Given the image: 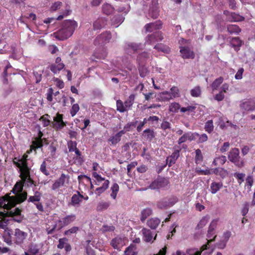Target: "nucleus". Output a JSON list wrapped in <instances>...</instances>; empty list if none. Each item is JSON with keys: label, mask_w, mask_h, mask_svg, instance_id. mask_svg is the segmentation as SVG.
<instances>
[{"label": "nucleus", "mask_w": 255, "mask_h": 255, "mask_svg": "<svg viewBox=\"0 0 255 255\" xmlns=\"http://www.w3.org/2000/svg\"><path fill=\"white\" fill-rule=\"evenodd\" d=\"M27 236L26 232L18 228L9 229L6 231L3 235L4 241L8 245L13 244L21 245L24 243Z\"/></svg>", "instance_id": "nucleus-1"}, {"label": "nucleus", "mask_w": 255, "mask_h": 255, "mask_svg": "<svg viewBox=\"0 0 255 255\" xmlns=\"http://www.w3.org/2000/svg\"><path fill=\"white\" fill-rule=\"evenodd\" d=\"M77 26V23L75 20H65L61 28L55 33L56 38L62 40L67 39L72 35Z\"/></svg>", "instance_id": "nucleus-2"}, {"label": "nucleus", "mask_w": 255, "mask_h": 255, "mask_svg": "<svg viewBox=\"0 0 255 255\" xmlns=\"http://www.w3.org/2000/svg\"><path fill=\"white\" fill-rule=\"evenodd\" d=\"M76 219L75 214L68 215L63 218L61 220H57L56 223L52 226L46 228V230L47 234H52L55 230H60L64 227L67 226L74 222Z\"/></svg>", "instance_id": "nucleus-3"}, {"label": "nucleus", "mask_w": 255, "mask_h": 255, "mask_svg": "<svg viewBox=\"0 0 255 255\" xmlns=\"http://www.w3.org/2000/svg\"><path fill=\"white\" fill-rule=\"evenodd\" d=\"M92 176L95 178L93 181L94 184L99 186L96 189L95 193L98 196H100L108 188L110 181L109 180L102 177L96 172L92 173Z\"/></svg>", "instance_id": "nucleus-4"}, {"label": "nucleus", "mask_w": 255, "mask_h": 255, "mask_svg": "<svg viewBox=\"0 0 255 255\" xmlns=\"http://www.w3.org/2000/svg\"><path fill=\"white\" fill-rule=\"evenodd\" d=\"M23 184L22 181L16 182L11 190L14 196H11V197H15L16 198V201L14 202L16 205L23 202L27 198V192L26 191H22Z\"/></svg>", "instance_id": "nucleus-5"}, {"label": "nucleus", "mask_w": 255, "mask_h": 255, "mask_svg": "<svg viewBox=\"0 0 255 255\" xmlns=\"http://www.w3.org/2000/svg\"><path fill=\"white\" fill-rule=\"evenodd\" d=\"M21 210L18 208H15L13 210H10L5 212H0V229H5L7 227V222L5 217L20 216L21 215Z\"/></svg>", "instance_id": "nucleus-6"}, {"label": "nucleus", "mask_w": 255, "mask_h": 255, "mask_svg": "<svg viewBox=\"0 0 255 255\" xmlns=\"http://www.w3.org/2000/svg\"><path fill=\"white\" fill-rule=\"evenodd\" d=\"M10 193L6 194L3 196L0 197V207H3V209L10 210L15 206L16 198L15 197H10Z\"/></svg>", "instance_id": "nucleus-7"}, {"label": "nucleus", "mask_w": 255, "mask_h": 255, "mask_svg": "<svg viewBox=\"0 0 255 255\" xmlns=\"http://www.w3.org/2000/svg\"><path fill=\"white\" fill-rule=\"evenodd\" d=\"M228 158L238 167L241 168L244 166V161L241 159L239 150L237 148L231 150L228 155Z\"/></svg>", "instance_id": "nucleus-8"}, {"label": "nucleus", "mask_w": 255, "mask_h": 255, "mask_svg": "<svg viewBox=\"0 0 255 255\" xmlns=\"http://www.w3.org/2000/svg\"><path fill=\"white\" fill-rule=\"evenodd\" d=\"M112 34L109 31H106L98 35L94 40V43L97 46H104L110 42Z\"/></svg>", "instance_id": "nucleus-9"}, {"label": "nucleus", "mask_w": 255, "mask_h": 255, "mask_svg": "<svg viewBox=\"0 0 255 255\" xmlns=\"http://www.w3.org/2000/svg\"><path fill=\"white\" fill-rule=\"evenodd\" d=\"M63 115L57 113L53 118V122H52L53 128L56 131L61 130L66 126V123L63 121Z\"/></svg>", "instance_id": "nucleus-10"}, {"label": "nucleus", "mask_w": 255, "mask_h": 255, "mask_svg": "<svg viewBox=\"0 0 255 255\" xmlns=\"http://www.w3.org/2000/svg\"><path fill=\"white\" fill-rule=\"evenodd\" d=\"M65 67L64 64L62 62V59L60 57L56 58L55 62L48 66V68L54 74L58 73Z\"/></svg>", "instance_id": "nucleus-11"}, {"label": "nucleus", "mask_w": 255, "mask_h": 255, "mask_svg": "<svg viewBox=\"0 0 255 255\" xmlns=\"http://www.w3.org/2000/svg\"><path fill=\"white\" fill-rule=\"evenodd\" d=\"M159 15L158 0H152L149 9V15L153 19L158 18Z\"/></svg>", "instance_id": "nucleus-12"}, {"label": "nucleus", "mask_w": 255, "mask_h": 255, "mask_svg": "<svg viewBox=\"0 0 255 255\" xmlns=\"http://www.w3.org/2000/svg\"><path fill=\"white\" fill-rule=\"evenodd\" d=\"M180 52L181 54V56L183 59H194L195 54L193 51L191 50L187 47H180Z\"/></svg>", "instance_id": "nucleus-13"}, {"label": "nucleus", "mask_w": 255, "mask_h": 255, "mask_svg": "<svg viewBox=\"0 0 255 255\" xmlns=\"http://www.w3.org/2000/svg\"><path fill=\"white\" fill-rule=\"evenodd\" d=\"M57 248L59 249L64 248L66 252H70L72 249L71 245L68 243V239L66 237L59 239Z\"/></svg>", "instance_id": "nucleus-14"}, {"label": "nucleus", "mask_w": 255, "mask_h": 255, "mask_svg": "<svg viewBox=\"0 0 255 255\" xmlns=\"http://www.w3.org/2000/svg\"><path fill=\"white\" fill-rule=\"evenodd\" d=\"M67 177L66 175L62 173L60 177L56 180L52 186V189L55 190L64 185Z\"/></svg>", "instance_id": "nucleus-15"}, {"label": "nucleus", "mask_w": 255, "mask_h": 255, "mask_svg": "<svg viewBox=\"0 0 255 255\" xmlns=\"http://www.w3.org/2000/svg\"><path fill=\"white\" fill-rule=\"evenodd\" d=\"M240 108L245 111H253L255 109V101H246L240 105Z\"/></svg>", "instance_id": "nucleus-16"}, {"label": "nucleus", "mask_w": 255, "mask_h": 255, "mask_svg": "<svg viewBox=\"0 0 255 255\" xmlns=\"http://www.w3.org/2000/svg\"><path fill=\"white\" fill-rule=\"evenodd\" d=\"M29 169H27L26 172L23 170L22 173H20V177L23 183L27 182L30 184H34L33 180L30 178Z\"/></svg>", "instance_id": "nucleus-17"}, {"label": "nucleus", "mask_w": 255, "mask_h": 255, "mask_svg": "<svg viewBox=\"0 0 255 255\" xmlns=\"http://www.w3.org/2000/svg\"><path fill=\"white\" fill-rule=\"evenodd\" d=\"M107 24V21L104 18H99L93 23V29L99 30L104 27Z\"/></svg>", "instance_id": "nucleus-18"}, {"label": "nucleus", "mask_w": 255, "mask_h": 255, "mask_svg": "<svg viewBox=\"0 0 255 255\" xmlns=\"http://www.w3.org/2000/svg\"><path fill=\"white\" fill-rule=\"evenodd\" d=\"M178 201L177 197L172 196L168 199H165L162 202V205L163 207L166 208L173 206Z\"/></svg>", "instance_id": "nucleus-19"}, {"label": "nucleus", "mask_w": 255, "mask_h": 255, "mask_svg": "<svg viewBox=\"0 0 255 255\" xmlns=\"http://www.w3.org/2000/svg\"><path fill=\"white\" fill-rule=\"evenodd\" d=\"M141 232L143 236V240L145 242H150L152 241L153 234L150 230L143 228L142 229Z\"/></svg>", "instance_id": "nucleus-20"}, {"label": "nucleus", "mask_w": 255, "mask_h": 255, "mask_svg": "<svg viewBox=\"0 0 255 255\" xmlns=\"http://www.w3.org/2000/svg\"><path fill=\"white\" fill-rule=\"evenodd\" d=\"M139 49V45L135 43H130L126 46V50L128 54H130L137 52Z\"/></svg>", "instance_id": "nucleus-21"}, {"label": "nucleus", "mask_w": 255, "mask_h": 255, "mask_svg": "<svg viewBox=\"0 0 255 255\" xmlns=\"http://www.w3.org/2000/svg\"><path fill=\"white\" fill-rule=\"evenodd\" d=\"M152 213V211L150 208H146L141 211L140 221L143 223L145 220L149 217Z\"/></svg>", "instance_id": "nucleus-22"}, {"label": "nucleus", "mask_w": 255, "mask_h": 255, "mask_svg": "<svg viewBox=\"0 0 255 255\" xmlns=\"http://www.w3.org/2000/svg\"><path fill=\"white\" fill-rule=\"evenodd\" d=\"M228 21H241L244 20V17L235 12H231L227 18Z\"/></svg>", "instance_id": "nucleus-23"}, {"label": "nucleus", "mask_w": 255, "mask_h": 255, "mask_svg": "<svg viewBox=\"0 0 255 255\" xmlns=\"http://www.w3.org/2000/svg\"><path fill=\"white\" fill-rule=\"evenodd\" d=\"M179 156V151L178 150L175 151L170 156L166 159L167 163L169 166L175 163L176 160Z\"/></svg>", "instance_id": "nucleus-24"}, {"label": "nucleus", "mask_w": 255, "mask_h": 255, "mask_svg": "<svg viewBox=\"0 0 255 255\" xmlns=\"http://www.w3.org/2000/svg\"><path fill=\"white\" fill-rule=\"evenodd\" d=\"M80 231V228L76 226H73L70 229L66 230L64 232V235L67 237H70L73 235H76Z\"/></svg>", "instance_id": "nucleus-25"}, {"label": "nucleus", "mask_w": 255, "mask_h": 255, "mask_svg": "<svg viewBox=\"0 0 255 255\" xmlns=\"http://www.w3.org/2000/svg\"><path fill=\"white\" fill-rule=\"evenodd\" d=\"M135 99V95L131 94L128 98L125 101L124 105L127 111L130 110L132 106Z\"/></svg>", "instance_id": "nucleus-26"}, {"label": "nucleus", "mask_w": 255, "mask_h": 255, "mask_svg": "<svg viewBox=\"0 0 255 255\" xmlns=\"http://www.w3.org/2000/svg\"><path fill=\"white\" fill-rule=\"evenodd\" d=\"M123 240L121 238L117 237L111 241V245L115 249L119 250L122 246Z\"/></svg>", "instance_id": "nucleus-27"}, {"label": "nucleus", "mask_w": 255, "mask_h": 255, "mask_svg": "<svg viewBox=\"0 0 255 255\" xmlns=\"http://www.w3.org/2000/svg\"><path fill=\"white\" fill-rule=\"evenodd\" d=\"M227 31L231 34H239L241 31V28L237 25L229 24L227 26Z\"/></svg>", "instance_id": "nucleus-28"}, {"label": "nucleus", "mask_w": 255, "mask_h": 255, "mask_svg": "<svg viewBox=\"0 0 255 255\" xmlns=\"http://www.w3.org/2000/svg\"><path fill=\"white\" fill-rule=\"evenodd\" d=\"M77 192V195L74 194L71 198V204L74 206L79 205L80 202L82 201V198L84 197L78 191Z\"/></svg>", "instance_id": "nucleus-29"}, {"label": "nucleus", "mask_w": 255, "mask_h": 255, "mask_svg": "<svg viewBox=\"0 0 255 255\" xmlns=\"http://www.w3.org/2000/svg\"><path fill=\"white\" fill-rule=\"evenodd\" d=\"M102 11L105 14L110 15L113 13L114 8L109 3H105L102 6Z\"/></svg>", "instance_id": "nucleus-30"}, {"label": "nucleus", "mask_w": 255, "mask_h": 255, "mask_svg": "<svg viewBox=\"0 0 255 255\" xmlns=\"http://www.w3.org/2000/svg\"><path fill=\"white\" fill-rule=\"evenodd\" d=\"M223 187V183L222 182H214L211 183L210 189L211 192L212 194L217 193Z\"/></svg>", "instance_id": "nucleus-31"}, {"label": "nucleus", "mask_w": 255, "mask_h": 255, "mask_svg": "<svg viewBox=\"0 0 255 255\" xmlns=\"http://www.w3.org/2000/svg\"><path fill=\"white\" fill-rule=\"evenodd\" d=\"M27 157L28 155L26 154H24L21 158L18 159V161L21 162L20 164L22 165V170H24L25 172H26L27 169H29L28 167Z\"/></svg>", "instance_id": "nucleus-32"}, {"label": "nucleus", "mask_w": 255, "mask_h": 255, "mask_svg": "<svg viewBox=\"0 0 255 255\" xmlns=\"http://www.w3.org/2000/svg\"><path fill=\"white\" fill-rule=\"evenodd\" d=\"M138 71L139 75L141 77H144L149 73L147 68L142 63H138Z\"/></svg>", "instance_id": "nucleus-33"}, {"label": "nucleus", "mask_w": 255, "mask_h": 255, "mask_svg": "<svg viewBox=\"0 0 255 255\" xmlns=\"http://www.w3.org/2000/svg\"><path fill=\"white\" fill-rule=\"evenodd\" d=\"M209 219L210 217L209 215L203 217L197 224L196 229H200L203 228L209 222Z\"/></svg>", "instance_id": "nucleus-34"}, {"label": "nucleus", "mask_w": 255, "mask_h": 255, "mask_svg": "<svg viewBox=\"0 0 255 255\" xmlns=\"http://www.w3.org/2000/svg\"><path fill=\"white\" fill-rule=\"evenodd\" d=\"M41 199V194L40 193L36 191L35 193V194L34 196H30L28 198L27 201L28 202H32L34 204L35 203H36V202H39Z\"/></svg>", "instance_id": "nucleus-35"}, {"label": "nucleus", "mask_w": 255, "mask_h": 255, "mask_svg": "<svg viewBox=\"0 0 255 255\" xmlns=\"http://www.w3.org/2000/svg\"><path fill=\"white\" fill-rule=\"evenodd\" d=\"M136 247L133 245H130L129 247L126 248L124 255H137V253L135 251Z\"/></svg>", "instance_id": "nucleus-36"}, {"label": "nucleus", "mask_w": 255, "mask_h": 255, "mask_svg": "<svg viewBox=\"0 0 255 255\" xmlns=\"http://www.w3.org/2000/svg\"><path fill=\"white\" fill-rule=\"evenodd\" d=\"M111 190L112 193L111 194V197L114 199H116L117 197V194L119 191V186L117 183H114L112 185L111 187Z\"/></svg>", "instance_id": "nucleus-37"}, {"label": "nucleus", "mask_w": 255, "mask_h": 255, "mask_svg": "<svg viewBox=\"0 0 255 255\" xmlns=\"http://www.w3.org/2000/svg\"><path fill=\"white\" fill-rule=\"evenodd\" d=\"M159 224V220L158 219L151 218L147 222V226L151 229H154L157 227Z\"/></svg>", "instance_id": "nucleus-38"}, {"label": "nucleus", "mask_w": 255, "mask_h": 255, "mask_svg": "<svg viewBox=\"0 0 255 255\" xmlns=\"http://www.w3.org/2000/svg\"><path fill=\"white\" fill-rule=\"evenodd\" d=\"M117 110L120 113H124L127 111L124 103L121 100H118L116 101Z\"/></svg>", "instance_id": "nucleus-39"}, {"label": "nucleus", "mask_w": 255, "mask_h": 255, "mask_svg": "<svg viewBox=\"0 0 255 255\" xmlns=\"http://www.w3.org/2000/svg\"><path fill=\"white\" fill-rule=\"evenodd\" d=\"M149 57V54L146 52H143L138 54L137 57V60L138 63H142Z\"/></svg>", "instance_id": "nucleus-40"}, {"label": "nucleus", "mask_w": 255, "mask_h": 255, "mask_svg": "<svg viewBox=\"0 0 255 255\" xmlns=\"http://www.w3.org/2000/svg\"><path fill=\"white\" fill-rule=\"evenodd\" d=\"M122 137L118 133L115 135L111 136L109 139L108 141L111 142L112 144L116 145L121 140Z\"/></svg>", "instance_id": "nucleus-41"}, {"label": "nucleus", "mask_w": 255, "mask_h": 255, "mask_svg": "<svg viewBox=\"0 0 255 255\" xmlns=\"http://www.w3.org/2000/svg\"><path fill=\"white\" fill-rule=\"evenodd\" d=\"M110 206V203L108 202H100L97 206V210L98 211H102L107 209Z\"/></svg>", "instance_id": "nucleus-42"}, {"label": "nucleus", "mask_w": 255, "mask_h": 255, "mask_svg": "<svg viewBox=\"0 0 255 255\" xmlns=\"http://www.w3.org/2000/svg\"><path fill=\"white\" fill-rule=\"evenodd\" d=\"M74 151L77 155V157L75 158V162L78 164H81L84 162L83 157L82 156L81 152L78 148L74 150Z\"/></svg>", "instance_id": "nucleus-43"}, {"label": "nucleus", "mask_w": 255, "mask_h": 255, "mask_svg": "<svg viewBox=\"0 0 255 255\" xmlns=\"http://www.w3.org/2000/svg\"><path fill=\"white\" fill-rule=\"evenodd\" d=\"M223 78L220 77L217 79H216L211 84V87L212 88L213 91L217 90L219 86L223 82Z\"/></svg>", "instance_id": "nucleus-44"}, {"label": "nucleus", "mask_w": 255, "mask_h": 255, "mask_svg": "<svg viewBox=\"0 0 255 255\" xmlns=\"http://www.w3.org/2000/svg\"><path fill=\"white\" fill-rule=\"evenodd\" d=\"M83 179H86L87 181V182H89L90 183V189H94V183L93 181L92 182L91 181V179L90 177L85 175H79L78 177V180L79 182H81L82 181V180Z\"/></svg>", "instance_id": "nucleus-45"}, {"label": "nucleus", "mask_w": 255, "mask_h": 255, "mask_svg": "<svg viewBox=\"0 0 255 255\" xmlns=\"http://www.w3.org/2000/svg\"><path fill=\"white\" fill-rule=\"evenodd\" d=\"M161 128L164 130L162 134L165 135L170 130V124L167 122H163L161 125Z\"/></svg>", "instance_id": "nucleus-46"}, {"label": "nucleus", "mask_w": 255, "mask_h": 255, "mask_svg": "<svg viewBox=\"0 0 255 255\" xmlns=\"http://www.w3.org/2000/svg\"><path fill=\"white\" fill-rule=\"evenodd\" d=\"M230 42L233 47H240L243 43V42L239 37L232 38Z\"/></svg>", "instance_id": "nucleus-47"}, {"label": "nucleus", "mask_w": 255, "mask_h": 255, "mask_svg": "<svg viewBox=\"0 0 255 255\" xmlns=\"http://www.w3.org/2000/svg\"><path fill=\"white\" fill-rule=\"evenodd\" d=\"M172 99L171 94L167 91L160 93V101H168Z\"/></svg>", "instance_id": "nucleus-48"}, {"label": "nucleus", "mask_w": 255, "mask_h": 255, "mask_svg": "<svg viewBox=\"0 0 255 255\" xmlns=\"http://www.w3.org/2000/svg\"><path fill=\"white\" fill-rule=\"evenodd\" d=\"M170 187L168 179L165 178H160V188L168 189Z\"/></svg>", "instance_id": "nucleus-49"}, {"label": "nucleus", "mask_w": 255, "mask_h": 255, "mask_svg": "<svg viewBox=\"0 0 255 255\" xmlns=\"http://www.w3.org/2000/svg\"><path fill=\"white\" fill-rule=\"evenodd\" d=\"M214 129L213 122L212 120H209L205 125V129L209 133L211 132Z\"/></svg>", "instance_id": "nucleus-50"}, {"label": "nucleus", "mask_w": 255, "mask_h": 255, "mask_svg": "<svg viewBox=\"0 0 255 255\" xmlns=\"http://www.w3.org/2000/svg\"><path fill=\"white\" fill-rule=\"evenodd\" d=\"M191 95L193 97H198L201 93V88L199 86H196L191 90Z\"/></svg>", "instance_id": "nucleus-51"}, {"label": "nucleus", "mask_w": 255, "mask_h": 255, "mask_svg": "<svg viewBox=\"0 0 255 255\" xmlns=\"http://www.w3.org/2000/svg\"><path fill=\"white\" fill-rule=\"evenodd\" d=\"M77 143L76 141L70 140L67 142L68 148L69 152L74 151L76 149Z\"/></svg>", "instance_id": "nucleus-52"}, {"label": "nucleus", "mask_w": 255, "mask_h": 255, "mask_svg": "<svg viewBox=\"0 0 255 255\" xmlns=\"http://www.w3.org/2000/svg\"><path fill=\"white\" fill-rule=\"evenodd\" d=\"M143 132L144 136L149 140H151L154 136L153 131L149 129L144 130Z\"/></svg>", "instance_id": "nucleus-53"}, {"label": "nucleus", "mask_w": 255, "mask_h": 255, "mask_svg": "<svg viewBox=\"0 0 255 255\" xmlns=\"http://www.w3.org/2000/svg\"><path fill=\"white\" fill-rule=\"evenodd\" d=\"M159 188V178L158 177L153 181L149 186V188L151 189H158Z\"/></svg>", "instance_id": "nucleus-54"}, {"label": "nucleus", "mask_w": 255, "mask_h": 255, "mask_svg": "<svg viewBox=\"0 0 255 255\" xmlns=\"http://www.w3.org/2000/svg\"><path fill=\"white\" fill-rule=\"evenodd\" d=\"M180 108V105L177 103L174 102L170 104V105L169 106V110L170 112L173 113H176L178 112Z\"/></svg>", "instance_id": "nucleus-55"}, {"label": "nucleus", "mask_w": 255, "mask_h": 255, "mask_svg": "<svg viewBox=\"0 0 255 255\" xmlns=\"http://www.w3.org/2000/svg\"><path fill=\"white\" fill-rule=\"evenodd\" d=\"M234 176L238 179V182L240 185L244 181L245 174L236 172L234 174Z\"/></svg>", "instance_id": "nucleus-56"}, {"label": "nucleus", "mask_w": 255, "mask_h": 255, "mask_svg": "<svg viewBox=\"0 0 255 255\" xmlns=\"http://www.w3.org/2000/svg\"><path fill=\"white\" fill-rule=\"evenodd\" d=\"M80 110L79 106L78 104H74L70 110V114L72 117L75 116Z\"/></svg>", "instance_id": "nucleus-57"}, {"label": "nucleus", "mask_w": 255, "mask_h": 255, "mask_svg": "<svg viewBox=\"0 0 255 255\" xmlns=\"http://www.w3.org/2000/svg\"><path fill=\"white\" fill-rule=\"evenodd\" d=\"M47 163L45 161H43L40 165V170L44 175L47 176L49 175V171L46 169Z\"/></svg>", "instance_id": "nucleus-58"}, {"label": "nucleus", "mask_w": 255, "mask_h": 255, "mask_svg": "<svg viewBox=\"0 0 255 255\" xmlns=\"http://www.w3.org/2000/svg\"><path fill=\"white\" fill-rule=\"evenodd\" d=\"M32 144L36 148H41L43 146L42 140L37 138H35V140L33 141Z\"/></svg>", "instance_id": "nucleus-59"}, {"label": "nucleus", "mask_w": 255, "mask_h": 255, "mask_svg": "<svg viewBox=\"0 0 255 255\" xmlns=\"http://www.w3.org/2000/svg\"><path fill=\"white\" fill-rule=\"evenodd\" d=\"M196 156H195V160L196 162H200L202 161L203 160V156L202 154V152L200 149H197L195 151Z\"/></svg>", "instance_id": "nucleus-60"}, {"label": "nucleus", "mask_w": 255, "mask_h": 255, "mask_svg": "<svg viewBox=\"0 0 255 255\" xmlns=\"http://www.w3.org/2000/svg\"><path fill=\"white\" fill-rule=\"evenodd\" d=\"M187 139L189 140L190 141L195 140L197 137L199 136V134L196 132L194 133H191V132H187L186 133Z\"/></svg>", "instance_id": "nucleus-61"}, {"label": "nucleus", "mask_w": 255, "mask_h": 255, "mask_svg": "<svg viewBox=\"0 0 255 255\" xmlns=\"http://www.w3.org/2000/svg\"><path fill=\"white\" fill-rule=\"evenodd\" d=\"M62 3L60 1L55 2L51 6V9L52 11H56L60 8Z\"/></svg>", "instance_id": "nucleus-62"}, {"label": "nucleus", "mask_w": 255, "mask_h": 255, "mask_svg": "<svg viewBox=\"0 0 255 255\" xmlns=\"http://www.w3.org/2000/svg\"><path fill=\"white\" fill-rule=\"evenodd\" d=\"M246 184H247V186L249 188H251V187L252 186L253 184V183H254V179H253V177L252 175H249L246 179Z\"/></svg>", "instance_id": "nucleus-63"}, {"label": "nucleus", "mask_w": 255, "mask_h": 255, "mask_svg": "<svg viewBox=\"0 0 255 255\" xmlns=\"http://www.w3.org/2000/svg\"><path fill=\"white\" fill-rule=\"evenodd\" d=\"M145 99L146 101H149L151 99H153L155 97L156 94L154 92H149L148 93H143Z\"/></svg>", "instance_id": "nucleus-64"}]
</instances>
